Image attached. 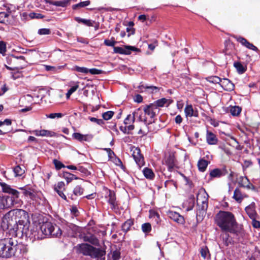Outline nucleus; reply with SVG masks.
<instances>
[{
  "label": "nucleus",
  "mask_w": 260,
  "mask_h": 260,
  "mask_svg": "<svg viewBox=\"0 0 260 260\" xmlns=\"http://www.w3.org/2000/svg\"><path fill=\"white\" fill-rule=\"evenodd\" d=\"M71 212L73 215L77 216L78 215V210L76 206H72L71 208Z\"/></svg>",
  "instance_id": "obj_61"
},
{
  "label": "nucleus",
  "mask_w": 260,
  "mask_h": 260,
  "mask_svg": "<svg viewBox=\"0 0 260 260\" xmlns=\"http://www.w3.org/2000/svg\"><path fill=\"white\" fill-rule=\"evenodd\" d=\"M168 216L172 220L180 224L185 223V219L184 217L180 215L178 213L172 211H169L167 213Z\"/></svg>",
  "instance_id": "obj_14"
},
{
  "label": "nucleus",
  "mask_w": 260,
  "mask_h": 260,
  "mask_svg": "<svg viewBox=\"0 0 260 260\" xmlns=\"http://www.w3.org/2000/svg\"><path fill=\"white\" fill-rule=\"evenodd\" d=\"M142 231L145 233H148L151 230V225L150 223H145L142 225Z\"/></svg>",
  "instance_id": "obj_45"
},
{
  "label": "nucleus",
  "mask_w": 260,
  "mask_h": 260,
  "mask_svg": "<svg viewBox=\"0 0 260 260\" xmlns=\"http://www.w3.org/2000/svg\"><path fill=\"white\" fill-rule=\"evenodd\" d=\"M14 172L16 176H21L24 173L25 171L20 166H17L14 169Z\"/></svg>",
  "instance_id": "obj_39"
},
{
  "label": "nucleus",
  "mask_w": 260,
  "mask_h": 260,
  "mask_svg": "<svg viewBox=\"0 0 260 260\" xmlns=\"http://www.w3.org/2000/svg\"><path fill=\"white\" fill-rule=\"evenodd\" d=\"M54 190L62 199L67 200V197L63 191L66 190L65 184L63 181L58 182L54 186Z\"/></svg>",
  "instance_id": "obj_15"
},
{
  "label": "nucleus",
  "mask_w": 260,
  "mask_h": 260,
  "mask_svg": "<svg viewBox=\"0 0 260 260\" xmlns=\"http://www.w3.org/2000/svg\"><path fill=\"white\" fill-rule=\"evenodd\" d=\"M81 238L85 242H88L95 246L99 245V241L98 238L88 232L87 233H83L81 234Z\"/></svg>",
  "instance_id": "obj_10"
},
{
  "label": "nucleus",
  "mask_w": 260,
  "mask_h": 260,
  "mask_svg": "<svg viewBox=\"0 0 260 260\" xmlns=\"http://www.w3.org/2000/svg\"><path fill=\"white\" fill-rule=\"evenodd\" d=\"M38 34L40 35H47L51 34V30L49 28H41L39 29Z\"/></svg>",
  "instance_id": "obj_54"
},
{
  "label": "nucleus",
  "mask_w": 260,
  "mask_h": 260,
  "mask_svg": "<svg viewBox=\"0 0 260 260\" xmlns=\"http://www.w3.org/2000/svg\"><path fill=\"white\" fill-rule=\"evenodd\" d=\"M139 113H141V109L140 108L135 111L133 112V115H128L124 120V124H125V126L134 123L135 121L136 117H138V114H139Z\"/></svg>",
  "instance_id": "obj_16"
},
{
  "label": "nucleus",
  "mask_w": 260,
  "mask_h": 260,
  "mask_svg": "<svg viewBox=\"0 0 260 260\" xmlns=\"http://www.w3.org/2000/svg\"><path fill=\"white\" fill-rule=\"evenodd\" d=\"M90 2L89 1L81 2L77 4L73 5V9H76L78 8L85 7L86 6H88L90 4Z\"/></svg>",
  "instance_id": "obj_43"
},
{
  "label": "nucleus",
  "mask_w": 260,
  "mask_h": 260,
  "mask_svg": "<svg viewBox=\"0 0 260 260\" xmlns=\"http://www.w3.org/2000/svg\"><path fill=\"white\" fill-rule=\"evenodd\" d=\"M9 14L5 12H0V23L7 24L9 23Z\"/></svg>",
  "instance_id": "obj_32"
},
{
  "label": "nucleus",
  "mask_w": 260,
  "mask_h": 260,
  "mask_svg": "<svg viewBox=\"0 0 260 260\" xmlns=\"http://www.w3.org/2000/svg\"><path fill=\"white\" fill-rule=\"evenodd\" d=\"M134 101L138 103H140L143 101V97L140 94H138L135 96Z\"/></svg>",
  "instance_id": "obj_62"
},
{
  "label": "nucleus",
  "mask_w": 260,
  "mask_h": 260,
  "mask_svg": "<svg viewBox=\"0 0 260 260\" xmlns=\"http://www.w3.org/2000/svg\"><path fill=\"white\" fill-rule=\"evenodd\" d=\"M228 171L226 167H223L221 169L216 168L210 171L209 175L211 178H220L226 175Z\"/></svg>",
  "instance_id": "obj_12"
},
{
  "label": "nucleus",
  "mask_w": 260,
  "mask_h": 260,
  "mask_svg": "<svg viewBox=\"0 0 260 260\" xmlns=\"http://www.w3.org/2000/svg\"><path fill=\"white\" fill-rule=\"evenodd\" d=\"M208 195L205 189L200 190L197 195V202L201 204L202 201H208Z\"/></svg>",
  "instance_id": "obj_23"
},
{
  "label": "nucleus",
  "mask_w": 260,
  "mask_h": 260,
  "mask_svg": "<svg viewBox=\"0 0 260 260\" xmlns=\"http://www.w3.org/2000/svg\"><path fill=\"white\" fill-rule=\"evenodd\" d=\"M173 102V100L170 99H167L166 98H162L161 99H159L156 101H155L153 104L155 105L157 108H159V107H162L165 105L167 106H169Z\"/></svg>",
  "instance_id": "obj_21"
},
{
  "label": "nucleus",
  "mask_w": 260,
  "mask_h": 260,
  "mask_svg": "<svg viewBox=\"0 0 260 260\" xmlns=\"http://www.w3.org/2000/svg\"><path fill=\"white\" fill-rule=\"evenodd\" d=\"M6 52V45L3 41H0V53L4 54Z\"/></svg>",
  "instance_id": "obj_56"
},
{
  "label": "nucleus",
  "mask_w": 260,
  "mask_h": 260,
  "mask_svg": "<svg viewBox=\"0 0 260 260\" xmlns=\"http://www.w3.org/2000/svg\"><path fill=\"white\" fill-rule=\"evenodd\" d=\"M88 119L90 121L95 122L100 125H103L105 123L104 121L102 119H98L96 118L91 117H89Z\"/></svg>",
  "instance_id": "obj_48"
},
{
  "label": "nucleus",
  "mask_w": 260,
  "mask_h": 260,
  "mask_svg": "<svg viewBox=\"0 0 260 260\" xmlns=\"http://www.w3.org/2000/svg\"><path fill=\"white\" fill-rule=\"evenodd\" d=\"M26 252L22 244H17V241L12 238L0 239V257L8 258L13 256H19V254Z\"/></svg>",
  "instance_id": "obj_3"
},
{
  "label": "nucleus",
  "mask_w": 260,
  "mask_h": 260,
  "mask_svg": "<svg viewBox=\"0 0 260 260\" xmlns=\"http://www.w3.org/2000/svg\"><path fill=\"white\" fill-rule=\"evenodd\" d=\"M206 141L209 145H216L218 142V139L216 136L212 132L207 131L206 132Z\"/></svg>",
  "instance_id": "obj_19"
},
{
  "label": "nucleus",
  "mask_w": 260,
  "mask_h": 260,
  "mask_svg": "<svg viewBox=\"0 0 260 260\" xmlns=\"http://www.w3.org/2000/svg\"><path fill=\"white\" fill-rule=\"evenodd\" d=\"M241 112V108L239 106H233L230 108V113L233 116H238Z\"/></svg>",
  "instance_id": "obj_38"
},
{
  "label": "nucleus",
  "mask_w": 260,
  "mask_h": 260,
  "mask_svg": "<svg viewBox=\"0 0 260 260\" xmlns=\"http://www.w3.org/2000/svg\"><path fill=\"white\" fill-rule=\"evenodd\" d=\"M252 226L255 228H260V222L259 221L256 220L255 218L252 219Z\"/></svg>",
  "instance_id": "obj_63"
},
{
  "label": "nucleus",
  "mask_w": 260,
  "mask_h": 260,
  "mask_svg": "<svg viewBox=\"0 0 260 260\" xmlns=\"http://www.w3.org/2000/svg\"><path fill=\"white\" fill-rule=\"evenodd\" d=\"M32 133L36 136L52 137L56 136V133L54 132L46 129L35 130L32 132Z\"/></svg>",
  "instance_id": "obj_17"
},
{
  "label": "nucleus",
  "mask_w": 260,
  "mask_h": 260,
  "mask_svg": "<svg viewBox=\"0 0 260 260\" xmlns=\"http://www.w3.org/2000/svg\"><path fill=\"white\" fill-rule=\"evenodd\" d=\"M105 150L107 151L110 159H112L115 157L114 152L110 148H105Z\"/></svg>",
  "instance_id": "obj_58"
},
{
  "label": "nucleus",
  "mask_w": 260,
  "mask_h": 260,
  "mask_svg": "<svg viewBox=\"0 0 260 260\" xmlns=\"http://www.w3.org/2000/svg\"><path fill=\"white\" fill-rule=\"evenodd\" d=\"M74 70L78 72L82 73L84 74H88V68L85 67H80L79 66L74 67Z\"/></svg>",
  "instance_id": "obj_50"
},
{
  "label": "nucleus",
  "mask_w": 260,
  "mask_h": 260,
  "mask_svg": "<svg viewBox=\"0 0 260 260\" xmlns=\"http://www.w3.org/2000/svg\"><path fill=\"white\" fill-rule=\"evenodd\" d=\"M77 253L85 256H89L91 260H105L106 251L105 250L96 248L87 244H79L76 246Z\"/></svg>",
  "instance_id": "obj_4"
},
{
  "label": "nucleus",
  "mask_w": 260,
  "mask_h": 260,
  "mask_svg": "<svg viewBox=\"0 0 260 260\" xmlns=\"http://www.w3.org/2000/svg\"><path fill=\"white\" fill-rule=\"evenodd\" d=\"M235 38L238 42L240 43L242 45L245 46L246 47L249 43V42L246 39L242 37L237 36L235 37Z\"/></svg>",
  "instance_id": "obj_47"
},
{
  "label": "nucleus",
  "mask_w": 260,
  "mask_h": 260,
  "mask_svg": "<svg viewBox=\"0 0 260 260\" xmlns=\"http://www.w3.org/2000/svg\"><path fill=\"white\" fill-rule=\"evenodd\" d=\"M53 164L56 170H60L62 168L66 167L61 162L55 159L53 160Z\"/></svg>",
  "instance_id": "obj_49"
},
{
  "label": "nucleus",
  "mask_w": 260,
  "mask_h": 260,
  "mask_svg": "<svg viewBox=\"0 0 260 260\" xmlns=\"http://www.w3.org/2000/svg\"><path fill=\"white\" fill-rule=\"evenodd\" d=\"M0 185L2 188V191L4 192L7 193L13 196L14 198H18L19 197L20 192L16 189L11 187L9 185L5 183H0Z\"/></svg>",
  "instance_id": "obj_13"
},
{
  "label": "nucleus",
  "mask_w": 260,
  "mask_h": 260,
  "mask_svg": "<svg viewBox=\"0 0 260 260\" xmlns=\"http://www.w3.org/2000/svg\"><path fill=\"white\" fill-rule=\"evenodd\" d=\"M206 80L214 84H219L221 82V79L218 76H209L206 78Z\"/></svg>",
  "instance_id": "obj_36"
},
{
  "label": "nucleus",
  "mask_w": 260,
  "mask_h": 260,
  "mask_svg": "<svg viewBox=\"0 0 260 260\" xmlns=\"http://www.w3.org/2000/svg\"><path fill=\"white\" fill-rule=\"evenodd\" d=\"M84 189L80 185H77L74 189L73 193L76 196L83 194Z\"/></svg>",
  "instance_id": "obj_40"
},
{
  "label": "nucleus",
  "mask_w": 260,
  "mask_h": 260,
  "mask_svg": "<svg viewBox=\"0 0 260 260\" xmlns=\"http://www.w3.org/2000/svg\"><path fill=\"white\" fill-rule=\"evenodd\" d=\"M250 182L246 177L241 176L239 178V184L243 187L250 188Z\"/></svg>",
  "instance_id": "obj_27"
},
{
  "label": "nucleus",
  "mask_w": 260,
  "mask_h": 260,
  "mask_svg": "<svg viewBox=\"0 0 260 260\" xmlns=\"http://www.w3.org/2000/svg\"><path fill=\"white\" fill-rule=\"evenodd\" d=\"M245 211L251 219L255 218L256 212L252 206H248L245 208Z\"/></svg>",
  "instance_id": "obj_29"
},
{
  "label": "nucleus",
  "mask_w": 260,
  "mask_h": 260,
  "mask_svg": "<svg viewBox=\"0 0 260 260\" xmlns=\"http://www.w3.org/2000/svg\"><path fill=\"white\" fill-rule=\"evenodd\" d=\"M29 224L27 212L22 209H15L10 211L4 216L1 226L4 231L9 230L10 234L15 237L25 236L39 238V236L36 237V234L29 231Z\"/></svg>",
  "instance_id": "obj_1"
},
{
  "label": "nucleus",
  "mask_w": 260,
  "mask_h": 260,
  "mask_svg": "<svg viewBox=\"0 0 260 260\" xmlns=\"http://www.w3.org/2000/svg\"><path fill=\"white\" fill-rule=\"evenodd\" d=\"M209 161L201 158L198 162V169L200 172H204L206 171L209 164Z\"/></svg>",
  "instance_id": "obj_25"
},
{
  "label": "nucleus",
  "mask_w": 260,
  "mask_h": 260,
  "mask_svg": "<svg viewBox=\"0 0 260 260\" xmlns=\"http://www.w3.org/2000/svg\"><path fill=\"white\" fill-rule=\"evenodd\" d=\"M150 217L154 219L156 223H158L160 221L159 215L155 212H151Z\"/></svg>",
  "instance_id": "obj_52"
},
{
  "label": "nucleus",
  "mask_w": 260,
  "mask_h": 260,
  "mask_svg": "<svg viewBox=\"0 0 260 260\" xmlns=\"http://www.w3.org/2000/svg\"><path fill=\"white\" fill-rule=\"evenodd\" d=\"M144 176L148 179H153L154 177V174L152 170L148 168H145L143 171Z\"/></svg>",
  "instance_id": "obj_31"
},
{
  "label": "nucleus",
  "mask_w": 260,
  "mask_h": 260,
  "mask_svg": "<svg viewBox=\"0 0 260 260\" xmlns=\"http://www.w3.org/2000/svg\"><path fill=\"white\" fill-rule=\"evenodd\" d=\"M77 170L80 171V172H81L84 174H87L88 173L87 169L82 166L78 167Z\"/></svg>",
  "instance_id": "obj_64"
},
{
  "label": "nucleus",
  "mask_w": 260,
  "mask_h": 260,
  "mask_svg": "<svg viewBox=\"0 0 260 260\" xmlns=\"http://www.w3.org/2000/svg\"><path fill=\"white\" fill-rule=\"evenodd\" d=\"M200 252L201 256L204 259L210 257L209 250L206 246H203L201 247Z\"/></svg>",
  "instance_id": "obj_34"
},
{
  "label": "nucleus",
  "mask_w": 260,
  "mask_h": 260,
  "mask_svg": "<svg viewBox=\"0 0 260 260\" xmlns=\"http://www.w3.org/2000/svg\"><path fill=\"white\" fill-rule=\"evenodd\" d=\"M40 229L42 232L46 236L58 237L62 234L59 227L50 222L43 223L41 226Z\"/></svg>",
  "instance_id": "obj_6"
},
{
  "label": "nucleus",
  "mask_w": 260,
  "mask_h": 260,
  "mask_svg": "<svg viewBox=\"0 0 260 260\" xmlns=\"http://www.w3.org/2000/svg\"><path fill=\"white\" fill-rule=\"evenodd\" d=\"M184 112L186 117H196L199 116L198 111L194 110L191 105H187L184 109Z\"/></svg>",
  "instance_id": "obj_20"
},
{
  "label": "nucleus",
  "mask_w": 260,
  "mask_h": 260,
  "mask_svg": "<svg viewBox=\"0 0 260 260\" xmlns=\"http://www.w3.org/2000/svg\"><path fill=\"white\" fill-rule=\"evenodd\" d=\"M116 42L114 40V38H112L111 40L106 39L104 40V44L107 46L114 47Z\"/></svg>",
  "instance_id": "obj_51"
},
{
  "label": "nucleus",
  "mask_w": 260,
  "mask_h": 260,
  "mask_svg": "<svg viewBox=\"0 0 260 260\" xmlns=\"http://www.w3.org/2000/svg\"><path fill=\"white\" fill-rule=\"evenodd\" d=\"M220 237L222 239L223 243L224 245L225 246H228L230 243L229 239V234L226 233L222 234L220 235Z\"/></svg>",
  "instance_id": "obj_42"
},
{
  "label": "nucleus",
  "mask_w": 260,
  "mask_h": 260,
  "mask_svg": "<svg viewBox=\"0 0 260 260\" xmlns=\"http://www.w3.org/2000/svg\"><path fill=\"white\" fill-rule=\"evenodd\" d=\"M133 157L137 165L140 168L145 165L144 157L141 153V150L139 148L134 147L132 150Z\"/></svg>",
  "instance_id": "obj_7"
},
{
  "label": "nucleus",
  "mask_w": 260,
  "mask_h": 260,
  "mask_svg": "<svg viewBox=\"0 0 260 260\" xmlns=\"http://www.w3.org/2000/svg\"><path fill=\"white\" fill-rule=\"evenodd\" d=\"M246 197V194L243 193L241 190L236 188L234 190L233 198L238 203H241L244 198Z\"/></svg>",
  "instance_id": "obj_24"
},
{
  "label": "nucleus",
  "mask_w": 260,
  "mask_h": 260,
  "mask_svg": "<svg viewBox=\"0 0 260 260\" xmlns=\"http://www.w3.org/2000/svg\"><path fill=\"white\" fill-rule=\"evenodd\" d=\"M88 73H90L92 75H97L101 74V71L94 68L91 69H88Z\"/></svg>",
  "instance_id": "obj_60"
},
{
  "label": "nucleus",
  "mask_w": 260,
  "mask_h": 260,
  "mask_svg": "<svg viewBox=\"0 0 260 260\" xmlns=\"http://www.w3.org/2000/svg\"><path fill=\"white\" fill-rule=\"evenodd\" d=\"M63 116L62 114L60 113H51L49 115H46V117L47 118L54 119L55 118H59L62 117Z\"/></svg>",
  "instance_id": "obj_53"
},
{
  "label": "nucleus",
  "mask_w": 260,
  "mask_h": 260,
  "mask_svg": "<svg viewBox=\"0 0 260 260\" xmlns=\"http://www.w3.org/2000/svg\"><path fill=\"white\" fill-rule=\"evenodd\" d=\"M13 199L16 198H14L13 196L11 198L8 196H0V209L10 208L13 205Z\"/></svg>",
  "instance_id": "obj_9"
},
{
  "label": "nucleus",
  "mask_w": 260,
  "mask_h": 260,
  "mask_svg": "<svg viewBox=\"0 0 260 260\" xmlns=\"http://www.w3.org/2000/svg\"><path fill=\"white\" fill-rule=\"evenodd\" d=\"M114 52L120 54L129 55L132 51H139L140 49L131 46H124L123 47H114Z\"/></svg>",
  "instance_id": "obj_8"
},
{
  "label": "nucleus",
  "mask_w": 260,
  "mask_h": 260,
  "mask_svg": "<svg viewBox=\"0 0 260 260\" xmlns=\"http://www.w3.org/2000/svg\"><path fill=\"white\" fill-rule=\"evenodd\" d=\"M106 198L107 199L108 203L110 205L111 209H115L118 207L115 193L113 191L108 190L107 195L106 196Z\"/></svg>",
  "instance_id": "obj_11"
},
{
  "label": "nucleus",
  "mask_w": 260,
  "mask_h": 260,
  "mask_svg": "<svg viewBox=\"0 0 260 260\" xmlns=\"http://www.w3.org/2000/svg\"><path fill=\"white\" fill-rule=\"evenodd\" d=\"M20 189H21L22 190V193L25 196H28L30 199H32L35 197L34 193L31 191V190L30 189L27 190L24 187L20 188Z\"/></svg>",
  "instance_id": "obj_44"
},
{
  "label": "nucleus",
  "mask_w": 260,
  "mask_h": 260,
  "mask_svg": "<svg viewBox=\"0 0 260 260\" xmlns=\"http://www.w3.org/2000/svg\"><path fill=\"white\" fill-rule=\"evenodd\" d=\"M215 223L222 231L238 235L241 228L236 221L234 215L230 212L220 211L215 216Z\"/></svg>",
  "instance_id": "obj_2"
},
{
  "label": "nucleus",
  "mask_w": 260,
  "mask_h": 260,
  "mask_svg": "<svg viewBox=\"0 0 260 260\" xmlns=\"http://www.w3.org/2000/svg\"><path fill=\"white\" fill-rule=\"evenodd\" d=\"M29 16L31 18L42 19L44 17L42 14L34 12L30 13Z\"/></svg>",
  "instance_id": "obj_55"
},
{
  "label": "nucleus",
  "mask_w": 260,
  "mask_h": 260,
  "mask_svg": "<svg viewBox=\"0 0 260 260\" xmlns=\"http://www.w3.org/2000/svg\"><path fill=\"white\" fill-rule=\"evenodd\" d=\"M16 59V56L13 55L8 56L6 58L7 62L8 64H11L12 62H15Z\"/></svg>",
  "instance_id": "obj_59"
},
{
  "label": "nucleus",
  "mask_w": 260,
  "mask_h": 260,
  "mask_svg": "<svg viewBox=\"0 0 260 260\" xmlns=\"http://www.w3.org/2000/svg\"><path fill=\"white\" fill-rule=\"evenodd\" d=\"M133 224V221L131 220L128 219L126 221H125L122 225V230L125 232L126 233L128 232L130 229L132 225Z\"/></svg>",
  "instance_id": "obj_33"
},
{
  "label": "nucleus",
  "mask_w": 260,
  "mask_h": 260,
  "mask_svg": "<svg viewBox=\"0 0 260 260\" xmlns=\"http://www.w3.org/2000/svg\"><path fill=\"white\" fill-rule=\"evenodd\" d=\"M220 85L226 91H232L234 89V84L228 79L223 78L221 79Z\"/></svg>",
  "instance_id": "obj_18"
},
{
  "label": "nucleus",
  "mask_w": 260,
  "mask_h": 260,
  "mask_svg": "<svg viewBox=\"0 0 260 260\" xmlns=\"http://www.w3.org/2000/svg\"><path fill=\"white\" fill-rule=\"evenodd\" d=\"M120 257V253L117 250H115L112 253V257L113 260H117Z\"/></svg>",
  "instance_id": "obj_57"
},
{
  "label": "nucleus",
  "mask_w": 260,
  "mask_h": 260,
  "mask_svg": "<svg viewBox=\"0 0 260 260\" xmlns=\"http://www.w3.org/2000/svg\"><path fill=\"white\" fill-rule=\"evenodd\" d=\"M62 177L66 180L67 183L71 182L73 180L79 179L76 175L68 172L63 173Z\"/></svg>",
  "instance_id": "obj_26"
},
{
  "label": "nucleus",
  "mask_w": 260,
  "mask_h": 260,
  "mask_svg": "<svg viewBox=\"0 0 260 260\" xmlns=\"http://www.w3.org/2000/svg\"><path fill=\"white\" fill-rule=\"evenodd\" d=\"M165 163L168 167V170L172 172L175 167V157L171 154L166 157Z\"/></svg>",
  "instance_id": "obj_22"
},
{
  "label": "nucleus",
  "mask_w": 260,
  "mask_h": 260,
  "mask_svg": "<svg viewBox=\"0 0 260 260\" xmlns=\"http://www.w3.org/2000/svg\"><path fill=\"white\" fill-rule=\"evenodd\" d=\"M87 135H84L79 133H75L73 134L74 139L78 140L80 142L87 141Z\"/></svg>",
  "instance_id": "obj_35"
},
{
  "label": "nucleus",
  "mask_w": 260,
  "mask_h": 260,
  "mask_svg": "<svg viewBox=\"0 0 260 260\" xmlns=\"http://www.w3.org/2000/svg\"><path fill=\"white\" fill-rule=\"evenodd\" d=\"M159 109L157 108L153 103L148 105H146L144 108V114L142 113L141 110V113L138 114V118L139 121H143L144 123L149 125L154 122V118L159 113Z\"/></svg>",
  "instance_id": "obj_5"
},
{
  "label": "nucleus",
  "mask_w": 260,
  "mask_h": 260,
  "mask_svg": "<svg viewBox=\"0 0 260 260\" xmlns=\"http://www.w3.org/2000/svg\"><path fill=\"white\" fill-rule=\"evenodd\" d=\"M71 0H61L55 1L53 3V5L57 7H66L70 4Z\"/></svg>",
  "instance_id": "obj_37"
},
{
  "label": "nucleus",
  "mask_w": 260,
  "mask_h": 260,
  "mask_svg": "<svg viewBox=\"0 0 260 260\" xmlns=\"http://www.w3.org/2000/svg\"><path fill=\"white\" fill-rule=\"evenodd\" d=\"M234 67L236 69L239 74H243L246 70V67L244 66L240 62H236L234 63Z\"/></svg>",
  "instance_id": "obj_30"
},
{
  "label": "nucleus",
  "mask_w": 260,
  "mask_h": 260,
  "mask_svg": "<svg viewBox=\"0 0 260 260\" xmlns=\"http://www.w3.org/2000/svg\"><path fill=\"white\" fill-rule=\"evenodd\" d=\"M75 20L78 23H82L88 26H92L93 25V23L94 22L91 20L83 19L78 17H75Z\"/></svg>",
  "instance_id": "obj_28"
},
{
  "label": "nucleus",
  "mask_w": 260,
  "mask_h": 260,
  "mask_svg": "<svg viewBox=\"0 0 260 260\" xmlns=\"http://www.w3.org/2000/svg\"><path fill=\"white\" fill-rule=\"evenodd\" d=\"M114 112L111 111H107L102 114V117L105 120H108L110 119L113 116Z\"/></svg>",
  "instance_id": "obj_46"
},
{
  "label": "nucleus",
  "mask_w": 260,
  "mask_h": 260,
  "mask_svg": "<svg viewBox=\"0 0 260 260\" xmlns=\"http://www.w3.org/2000/svg\"><path fill=\"white\" fill-rule=\"evenodd\" d=\"M197 205L199 206V210L203 211V212H205L207 208H208V201H202L201 204L197 203Z\"/></svg>",
  "instance_id": "obj_41"
}]
</instances>
